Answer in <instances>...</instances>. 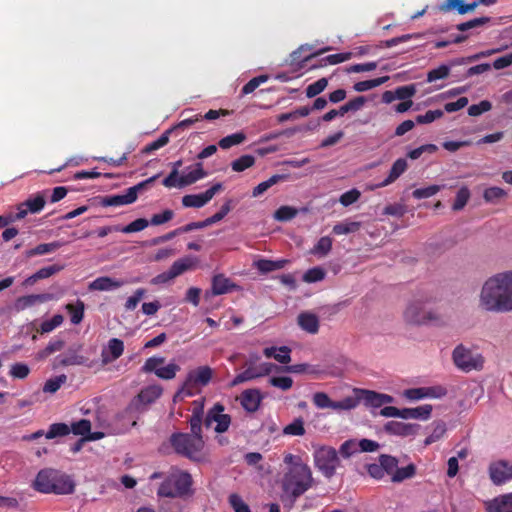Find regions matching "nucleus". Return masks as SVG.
Listing matches in <instances>:
<instances>
[{
    "instance_id": "obj_1",
    "label": "nucleus",
    "mask_w": 512,
    "mask_h": 512,
    "mask_svg": "<svg viewBox=\"0 0 512 512\" xmlns=\"http://www.w3.org/2000/svg\"><path fill=\"white\" fill-rule=\"evenodd\" d=\"M477 301L478 308L486 313L512 312V269L495 273L485 279Z\"/></svg>"
},
{
    "instance_id": "obj_2",
    "label": "nucleus",
    "mask_w": 512,
    "mask_h": 512,
    "mask_svg": "<svg viewBox=\"0 0 512 512\" xmlns=\"http://www.w3.org/2000/svg\"><path fill=\"white\" fill-rule=\"evenodd\" d=\"M283 462L287 467L281 480L283 493L296 499L312 487L314 482L312 471L298 455L287 453L284 455Z\"/></svg>"
},
{
    "instance_id": "obj_3",
    "label": "nucleus",
    "mask_w": 512,
    "mask_h": 512,
    "mask_svg": "<svg viewBox=\"0 0 512 512\" xmlns=\"http://www.w3.org/2000/svg\"><path fill=\"white\" fill-rule=\"evenodd\" d=\"M33 487L41 493L71 494L75 484L67 474L51 468L42 469L38 472Z\"/></svg>"
},
{
    "instance_id": "obj_4",
    "label": "nucleus",
    "mask_w": 512,
    "mask_h": 512,
    "mask_svg": "<svg viewBox=\"0 0 512 512\" xmlns=\"http://www.w3.org/2000/svg\"><path fill=\"white\" fill-rule=\"evenodd\" d=\"M213 370L209 366H200L190 370L181 388L176 392L174 401L183 400L201 393L212 379Z\"/></svg>"
},
{
    "instance_id": "obj_5",
    "label": "nucleus",
    "mask_w": 512,
    "mask_h": 512,
    "mask_svg": "<svg viewBox=\"0 0 512 512\" xmlns=\"http://www.w3.org/2000/svg\"><path fill=\"white\" fill-rule=\"evenodd\" d=\"M192 477L189 473L175 471L170 473L158 488L160 497L182 498L191 493Z\"/></svg>"
},
{
    "instance_id": "obj_6",
    "label": "nucleus",
    "mask_w": 512,
    "mask_h": 512,
    "mask_svg": "<svg viewBox=\"0 0 512 512\" xmlns=\"http://www.w3.org/2000/svg\"><path fill=\"white\" fill-rule=\"evenodd\" d=\"M453 364L462 372L481 371L484 368L485 358L474 346L457 345L452 351Z\"/></svg>"
},
{
    "instance_id": "obj_7",
    "label": "nucleus",
    "mask_w": 512,
    "mask_h": 512,
    "mask_svg": "<svg viewBox=\"0 0 512 512\" xmlns=\"http://www.w3.org/2000/svg\"><path fill=\"white\" fill-rule=\"evenodd\" d=\"M201 431L196 429L191 430V433H173L170 436V444L177 454L196 459L204 446Z\"/></svg>"
},
{
    "instance_id": "obj_8",
    "label": "nucleus",
    "mask_w": 512,
    "mask_h": 512,
    "mask_svg": "<svg viewBox=\"0 0 512 512\" xmlns=\"http://www.w3.org/2000/svg\"><path fill=\"white\" fill-rule=\"evenodd\" d=\"M314 465L325 478H332L340 466L336 449L330 446L316 447L313 453Z\"/></svg>"
},
{
    "instance_id": "obj_9",
    "label": "nucleus",
    "mask_w": 512,
    "mask_h": 512,
    "mask_svg": "<svg viewBox=\"0 0 512 512\" xmlns=\"http://www.w3.org/2000/svg\"><path fill=\"white\" fill-rule=\"evenodd\" d=\"M91 430V422L88 419H81L72 423L69 427L65 423H53L49 426L46 432V439H54L57 437L67 436L70 432L74 435H81L86 437Z\"/></svg>"
},
{
    "instance_id": "obj_10",
    "label": "nucleus",
    "mask_w": 512,
    "mask_h": 512,
    "mask_svg": "<svg viewBox=\"0 0 512 512\" xmlns=\"http://www.w3.org/2000/svg\"><path fill=\"white\" fill-rule=\"evenodd\" d=\"M488 474L491 482L496 486L512 481V460L497 459L492 461L488 466Z\"/></svg>"
},
{
    "instance_id": "obj_11",
    "label": "nucleus",
    "mask_w": 512,
    "mask_h": 512,
    "mask_svg": "<svg viewBox=\"0 0 512 512\" xmlns=\"http://www.w3.org/2000/svg\"><path fill=\"white\" fill-rule=\"evenodd\" d=\"M162 392L163 390L159 385L147 386L131 401L128 409L143 411L146 406L154 403L162 395Z\"/></svg>"
},
{
    "instance_id": "obj_12",
    "label": "nucleus",
    "mask_w": 512,
    "mask_h": 512,
    "mask_svg": "<svg viewBox=\"0 0 512 512\" xmlns=\"http://www.w3.org/2000/svg\"><path fill=\"white\" fill-rule=\"evenodd\" d=\"M220 189L221 184L217 183L203 193L185 195L182 198V205L184 207L201 208L206 205Z\"/></svg>"
},
{
    "instance_id": "obj_13",
    "label": "nucleus",
    "mask_w": 512,
    "mask_h": 512,
    "mask_svg": "<svg viewBox=\"0 0 512 512\" xmlns=\"http://www.w3.org/2000/svg\"><path fill=\"white\" fill-rule=\"evenodd\" d=\"M224 406L221 403H216L212 409H210L204 418V425L206 430L213 429L214 432H224Z\"/></svg>"
},
{
    "instance_id": "obj_14",
    "label": "nucleus",
    "mask_w": 512,
    "mask_h": 512,
    "mask_svg": "<svg viewBox=\"0 0 512 512\" xmlns=\"http://www.w3.org/2000/svg\"><path fill=\"white\" fill-rule=\"evenodd\" d=\"M354 393L360 396V401L371 407H381L394 401L393 397L388 394L377 393L371 390L355 389Z\"/></svg>"
},
{
    "instance_id": "obj_15",
    "label": "nucleus",
    "mask_w": 512,
    "mask_h": 512,
    "mask_svg": "<svg viewBox=\"0 0 512 512\" xmlns=\"http://www.w3.org/2000/svg\"><path fill=\"white\" fill-rule=\"evenodd\" d=\"M495 2L496 0H479L470 4H464L462 0H445V2L440 6V10L446 12L456 10L459 14H466L475 10L479 4L489 6Z\"/></svg>"
},
{
    "instance_id": "obj_16",
    "label": "nucleus",
    "mask_w": 512,
    "mask_h": 512,
    "mask_svg": "<svg viewBox=\"0 0 512 512\" xmlns=\"http://www.w3.org/2000/svg\"><path fill=\"white\" fill-rule=\"evenodd\" d=\"M426 309L421 302L414 301L407 305L404 311V320L411 325H425Z\"/></svg>"
},
{
    "instance_id": "obj_17",
    "label": "nucleus",
    "mask_w": 512,
    "mask_h": 512,
    "mask_svg": "<svg viewBox=\"0 0 512 512\" xmlns=\"http://www.w3.org/2000/svg\"><path fill=\"white\" fill-rule=\"evenodd\" d=\"M124 352V342L118 338H111L107 347L101 351L102 365H108L117 360Z\"/></svg>"
},
{
    "instance_id": "obj_18",
    "label": "nucleus",
    "mask_w": 512,
    "mask_h": 512,
    "mask_svg": "<svg viewBox=\"0 0 512 512\" xmlns=\"http://www.w3.org/2000/svg\"><path fill=\"white\" fill-rule=\"evenodd\" d=\"M79 348L70 347L65 353L58 355L54 359V368L83 365L86 362V358L79 353Z\"/></svg>"
},
{
    "instance_id": "obj_19",
    "label": "nucleus",
    "mask_w": 512,
    "mask_h": 512,
    "mask_svg": "<svg viewBox=\"0 0 512 512\" xmlns=\"http://www.w3.org/2000/svg\"><path fill=\"white\" fill-rule=\"evenodd\" d=\"M407 168H408V163H407L406 159H404V158L397 159L393 163L388 176L382 182L370 186L369 189L374 190V189H378V188H383V187H386V186L394 183L407 170Z\"/></svg>"
},
{
    "instance_id": "obj_20",
    "label": "nucleus",
    "mask_w": 512,
    "mask_h": 512,
    "mask_svg": "<svg viewBox=\"0 0 512 512\" xmlns=\"http://www.w3.org/2000/svg\"><path fill=\"white\" fill-rule=\"evenodd\" d=\"M419 425L412 423H405L400 421H389L385 424L384 430L391 434L401 437H407L415 435Z\"/></svg>"
},
{
    "instance_id": "obj_21",
    "label": "nucleus",
    "mask_w": 512,
    "mask_h": 512,
    "mask_svg": "<svg viewBox=\"0 0 512 512\" xmlns=\"http://www.w3.org/2000/svg\"><path fill=\"white\" fill-rule=\"evenodd\" d=\"M262 399L263 396L258 389H247L239 397L242 407L247 412L257 411Z\"/></svg>"
},
{
    "instance_id": "obj_22",
    "label": "nucleus",
    "mask_w": 512,
    "mask_h": 512,
    "mask_svg": "<svg viewBox=\"0 0 512 512\" xmlns=\"http://www.w3.org/2000/svg\"><path fill=\"white\" fill-rule=\"evenodd\" d=\"M487 512H512V492L499 495L486 503Z\"/></svg>"
},
{
    "instance_id": "obj_23",
    "label": "nucleus",
    "mask_w": 512,
    "mask_h": 512,
    "mask_svg": "<svg viewBox=\"0 0 512 512\" xmlns=\"http://www.w3.org/2000/svg\"><path fill=\"white\" fill-rule=\"evenodd\" d=\"M126 283L124 280L113 279L108 276L96 278L89 284V289L94 291H110L123 286Z\"/></svg>"
},
{
    "instance_id": "obj_24",
    "label": "nucleus",
    "mask_w": 512,
    "mask_h": 512,
    "mask_svg": "<svg viewBox=\"0 0 512 512\" xmlns=\"http://www.w3.org/2000/svg\"><path fill=\"white\" fill-rule=\"evenodd\" d=\"M202 163H196L195 166L188 172L183 173L179 177V188L191 185L206 176Z\"/></svg>"
},
{
    "instance_id": "obj_25",
    "label": "nucleus",
    "mask_w": 512,
    "mask_h": 512,
    "mask_svg": "<svg viewBox=\"0 0 512 512\" xmlns=\"http://www.w3.org/2000/svg\"><path fill=\"white\" fill-rule=\"evenodd\" d=\"M297 323L302 330L310 334H316L319 330V318L311 312L300 313Z\"/></svg>"
},
{
    "instance_id": "obj_26",
    "label": "nucleus",
    "mask_w": 512,
    "mask_h": 512,
    "mask_svg": "<svg viewBox=\"0 0 512 512\" xmlns=\"http://www.w3.org/2000/svg\"><path fill=\"white\" fill-rule=\"evenodd\" d=\"M432 406L425 404L415 408H403L401 412V419H420L427 420L430 418Z\"/></svg>"
},
{
    "instance_id": "obj_27",
    "label": "nucleus",
    "mask_w": 512,
    "mask_h": 512,
    "mask_svg": "<svg viewBox=\"0 0 512 512\" xmlns=\"http://www.w3.org/2000/svg\"><path fill=\"white\" fill-rule=\"evenodd\" d=\"M197 259L195 257H183L176 260L170 267L172 277L176 278L188 270H192L197 266Z\"/></svg>"
},
{
    "instance_id": "obj_28",
    "label": "nucleus",
    "mask_w": 512,
    "mask_h": 512,
    "mask_svg": "<svg viewBox=\"0 0 512 512\" xmlns=\"http://www.w3.org/2000/svg\"><path fill=\"white\" fill-rule=\"evenodd\" d=\"M52 299V295L48 293L31 294L22 296L17 299L16 306L18 309H26L38 303H44Z\"/></svg>"
},
{
    "instance_id": "obj_29",
    "label": "nucleus",
    "mask_w": 512,
    "mask_h": 512,
    "mask_svg": "<svg viewBox=\"0 0 512 512\" xmlns=\"http://www.w3.org/2000/svg\"><path fill=\"white\" fill-rule=\"evenodd\" d=\"M204 401L205 398H201L198 400L193 401L192 403V416L190 418V427L191 430L196 431L202 430V416L204 413Z\"/></svg>"
},
{
    "instance_id": "obj_30",
    "label": "nucleus",
    "mask_w": 512,
    "mask_h": 512,
    "mask_svg": "<svg viewBox=\"0 0 512 512\" xmlns=\"http://www.w3.org/2000/svg\"><path fill=\"white\" fill-rule=\"evenodd\" d=\"M102 207H117L134 203L128 192L119 195H108L100 198Z\"/></svg>"
},
{
    "instance_id": "obj_31",
    "label": "nucleus",
    "mask_w": 512,
    "mask_h": 512,
    "mask_svg": "<svg viewBox=\"0 0 512 512\" xmlns=\"http://www.w3.org/2000/svg\"><path fill=\"white\" fill-rule=\"evenodd\" d=\"M63 245L60 241H54L50 243H42L37 245L36 247L29 249L25 252L26 257L31 258L37 255H44L48 253L55 252Z\"/></svg>"
},
{
    "instance_id": "obj_32",
    "label": "nucleus",
    "mask_w": 512,
    "mask_h": 512,
    "mask_svg": "<svg viewBox=\"0 0 512 512\" xmlns=\"http://www.w3.org/2000/svg\"><path fill=\"white\" fill-rule=\"evenodd\" d=\"M287 263H288V260H285V259L276 260V261L261 259V260H258L257 262H255V266L259 271H261L263 273H268V272H272V271H276V270L284 268Z\"/></svg>"
},
{
    "instance_id": "obj_33",
    "label": "nucleus",
    "mask_w": 512,
    "mask_h": 512,
    "mask_svg": "<svg viewBox=\"0 0 512 512\" xmlns=\"http://www.w3.org/2000/svg\"><path fill=\"white\" fill-rule=\"evenodd\" d=\"M449 318L437 309H426L425 325L445 326Z\"/></svg>"
},
{
    "instance_id": "obj_34",
    "label": "nucleus",
    "mask_w": 512,
    "mask_h": 512,
    "mask_svg": "<svg viewBox=\"0 0 512 512\" xmlns=\"http://www.w3.org/2000/svg\"><path fill=\"white\" fill-rule=\"evenodd\" d=\"M224 294V275L217 274L212 280L211 289L205 292V300L209 301L217 295Z\"/></svg>"
},
{
    "instance_id": "obj_35",
    "label": "nucleus",
    "mask_w": 512,
    "mask_h": 512,
    "mask_svg": "<svg viewBox=\"0 0 512 512\" xmlns=\"http://www.w3.org/2000/svg\"><path fill=\"white\" fill-rule=\"evenodd\" d=\"M250 370L253 373L254 378H259L262 376L269 375L274 371H278L279 367L270 362H262L259 364H251L249 366Z\"/></svg>"
},
{
    "instance_id": "obj_36",
    "label": "nucleus",
    "mask_w": 512,
    "mask_h": 512,
    "mask_svg": "<svg viewBox=\"0 0 512 512\" xmlns=\"http://www.w3.org/2000/svg\"><path fill=\"white\" fill-rule=\"evenodd\" d=\"M66 309L70 315V321L73 324H79L84 317V303L81 300H77L75 304L69 303L66 305Z\"/></svg>"
},
{
    "instance_id": "obj_37",
    "label": "nucleus",
    "mask_w": 512,
    "mask_h": 512,
    "mask_svg": "<svg viewBox=\"0 0 512 512\" xmlns=\"http://www.w3.org/2000/svg\"><path fill=\"white\" fill-rule=\"evenodd\" d=\"M283 435L286 436H303L306 432L304 420L299 417L294 419L290 424L283 428Z\"/></svg>"
},
{
    "instance_id": "obj_38",
    "label": "nucleus",
    "mask_w": 512,
    "mask_h": 512,
    "mask_svg": "<svg viewBox=\"0 0 512 512\" xmlns=\"http://www.w3.org/2000/svg\"><path fill=\"white\" fill-rule=\"evenodd\" d=\"M388 79H389L388 76H383V77H379L376 79L360 81V82L355 83L353 88L357 92L368 91V90H371L375 87H378V86L384 84Z\"/></svg>"
},
{
    "instance_id": "obj_39",
    "label": "nucleus",
    "mask_w": 512,
    "mask_h": 512,
    "mask_svg": "<svg viewBox=\"0 0 512 512\" xmlns=\"http://www.w3.org/2000/svg\"><path fill=\"white\" fill-rule=\"evenodd\" d=\"M359 228H360L359 222L346 220V221H343V222H340V223H337L336 225H334L333 233L336 235H346V234H350V233H354V232L358 231Z\"/></svg>"
},
{
    "instance_id": "obj_40",
    "label": "nucleus",
    "mask_w": 512,
    "mask_h": 512,
    "mask_svg": "<svg viewBox=\"0 0 512 512\" xmlns=\"http://www.w3.org/2000/svg\"><path fill=\"white\" fill-rule=\"evenodd\" d=\"M332 248V239L328 236L321 237L311 250L312 254L318 257L326 256Z\"/></svg>"
},
{
    "instance_id": "obj_41",
    "label": "nucleus",
    "mask_w": 512,
    "mask_h": 512,
    "mask_svg": "<svg viewBox=\"0 0 512 512\" xmlns=\"http://www.w3.org/2000/svg\"><path fill=\"white\" fill-rule=\"evenodd\" d=\"M416 468L413 464H409L402 468H396L392 474V482H402L406 479L412 478L415 475Z\"/></svg>"
},
{
    "instance_id": "obj_42",
    "label": "nucleus",
    "mask_w": 512,
    "mask_h": 512,
    "mask_svg": "<svg viewBox=\"0 0 512 512\" xmlns=\"http://www.w3.org/2000/svg\"><path fill=\"white\" fill-rule=\"evenodd\" d=\"M45 203V198L40 193L24 201V205H26L29 212L33 214L39 213L44 208Z\"/></svg>"
},
{
    "instance_id": "obj_43",
    "label": "nucleus",
    "mask_w": 512,
    "mask_h": 512,
    "mask_svg": "<svg viewBox=\"0 0 512 512\" xmlns=\"http://www.w3.org/2000/svg\"><path fill=\"white\" fill-rule=\"evenodd\" d=\"M284 176L282 175H273L268 180L259 183L252 192L253 197H259L264 192H266L270 187L278 183Z\"/></svg>"
},
{
    "instance_id": "obj_44",
    "label": "nucleus",
    "mask_w": 512,
    "mask_h": 512,
    "mask_svg": "<svg viewBox=\"0 0 512 512\" xmlns=\"http://www.w3.org/2000/svg\"><path fill=\"white\" fill-rule=\"evenodd\" d=\"M298 214V210L294 207H291V206H281L279 207L275 213H274V218L277 220V221H289L291 219H293L294 217H296Z\"/></svg>"
},
{
    "instance_id": "obj_45",
    "label": "nucleus",
    "mask_w": 512,
    "mask_h": 512,
    "mask_svg": "<svg viewBox=\"0 0 512 512\" xmlns=\"http://www.w3.org/2000/svg\"><path fill=\"white\" fill-rule=\"evenodd\" d=\"M66 380L67 376L64 374L56 376L54 378H50L45 382L43 386V391L45 393H55L66 382Z\"/></svg>"
},
{
    "instance_id": "obj_46",
    "label": "nucleus",
    "mask_w": 512,
    "mask_h": 512,
    "mask_svg": "<svg viewBox=\"0 0 512 512\" xmlns=\"http://www.w3.org/2000/svg\"><path fill=\"white\" fill-rule=\"evenodd\" d=\"M171 133V130L165 131L157 140L152 141L151 143L147 144L143 152L146 154L152 153L162 147H164L169 142V134Z\"/></svg>"
},
{
    "instance_id": "obj_47",
    "label": "nucleus",
    "mask_w": 512,
    "mask_h": 512,
    "mask_svg": "<svg viewBox=\"0 0 512 512\" xmlns=\"http://www.w3.org/2000/svg\"><path fill=\"white\" fill-rule=\"evenodd\" d=\"M255 163V158L252 155H243L231 163V167L236 172H242Z\"/></svg>"
},
{
    "instance_id": "obj_48",
    "label": "nucleus",
    "mask_w": 512,
    "mask_h": 512,
    "mask_svg": "<svg viewBox=\"0 0 512 512\" xmlns=\"http://www.w3.org/2000/svg\"><path fill=\"white\" fill-rule=\"evenodd\" d=\"M149 221L144 218H138L126 226H120V232L129 234L144 230L148 225Z\"/></svg>"
},
{
    "instance_id": "obj_49",
    "label": "nucleus",
    "mask_w": 512,
    "mask_h": 512,
    "mask_svg": "<svg viewBox=\"0 0 512 512\" xmlns=\"http://www.w3.org/2000/svg\"><path fill=\"white\" fill-rule=\"evenodd\" d=\"M470 199V191L467 187H461L456 194L452 209L455 211L462 210Z\"/></svg>"
},
{
    "instance_id": "obj_50",
    "label": "nucleus",
    "mask_w": 512,
    "mask_h": 512,
    "mask_svg": "<svg viewBox=\"0 0 512 512\" xmlns=\"http://www.w3.org/2000/svg\"><path fill=\"white\" fill-rule=\"evenodd\" d=\"M446 432V425L443 422L434 423L433 430L431 434L425 439L424 444L430 445L438 440H440Z\"/></svg>"
},
{
    "instance_id": "obj_51",
    "label": "nucleus",
    "mask_w": 512,
    "mask_h": 512,
    "mask_svg": "<svg viewBox=\"0 0 512 512\" xmlns=\"http://www.w3.org/2000/svg\"><path fill=\"white\" fill-rule=\"evenodd\" d=\"M326 272L321 267H313L305 272L303 280L307 283H315L325 278Z\"/></svg>"
},
{
    "instance_id": "obj_52",
    "label": "nucleus",
    "mask_w": 512,
    "mask_h": 512,
    "mask_svg": "<svg viewBox=\"0 0 512 512\" xmlns=\"http://www.w3.org/2000/svg\"><path fill=\"white\" fill-rule=\"evenodd\" d=\"M158 178V175H154L132 187H129L127 189L128 194L132 198L133 202L137 200L138 193L142 192L144 189H146L150 184H152L156 179Z\"/></svg>"
},
{
    "instance_id": "obj_53",
    "label": "nucleus",
    "mask_w": 512,
    "mask_h": 512,
    "mask_svg": "<svg viewBox=\"0 0 512 512\" xmlns=\"http://www.w3.org/2000/svg\"><path fill=\"white\" fill-rule=\"evenodd\" d=\"M443 186L440 185H431L424 188L415 189L412 193L413 197L416 199H425L434 196L437 194Z\"/></svg>"
},
{
    "instance_id": "obj_54",
    "label": "nucleus",
    "mask_w": 512,
    "mask_h": 512,
    "mask_svg": "<svg viewBox=\"0 0 512 512\" xmlns=\"http://www.w3.org/2000/svg\"><path fill=\"white\" fill-rule=\"evenodd\" d=\"M65 342L62 339H54L48 343V345L39 352V358H46L49 355L61 351L64 348Z\"/></svg>"
},
{
    "instance_id": "obj_55",
    "label": "nucleus",
    "mask_w": 512,
    "mask_h": 512,
    "mask_svg": "<svg viewBox=\"0 0 512 512\" xmlns=\"http://www.w3.org/2000/svg\"><path fill=\"white\" fill-rule=\"evenodd\" d=\"M357 440H347L341 444L339 454L344 458H349L359 452Z\"/></svg>"
},
{
    "instance_id": "obj_56",
    "label": "nucleus",
    "mask_w": 512,
    "mask_h": 512,
    "mask_svg": "<svg viewBox=\"0 0 512 512\" xmlns=\"http://www.w3.org/2000/svg\"><path fill=\"white\" fill-rule=\"evenodd\" d=\"M180 370V367L175 363H170L165 367H160L156 370V376L164 379L171 380L176 376V373Z\"/></svg>"
},
{
    "instance_id": "obj_57",
    "label": "nucleus",
    "mask_w": 512,
    "mask_h": 512,
    "mask_svg": "<svg viewBox=\"0 0 512 512\" xmlns=\"http://www.w3.org/2000/svg\"><path fill=\"white\" fill-rule=\"evenodd\" d=\"M450 73V66L440 65L439 67L432 69L427 74V82L431 83L436 80L446 78Z\"/></svg>"
},
{
    "instance_id": "obj_58",
    "label": "nucleus",
    "mask_w": 512,
    "mask_h": 512,
    "mask_svg": "<svg viewBox=\"0 0 512 512\" xmlns=\"http://www.w3.org/2000/svg\"><path fill=\"white\" fill-rule=\"evenodd\" d=\"M328 85V80L326 78H320L319 80L315 81L314 83L310 84L306 88V96L308 98H312L320 94L322 91L325 90V88Z\"/></svg>"
},
{
    "instance_id": "obj_59",
    "label": "nucleus",
    "mask_w": 512,
    "mask_h": 512,
    "mask_svg": "<svg viewBox=\"0 0 512 512\" xmlns=\"http://www.w3.org/2000/svg\"><path fill=\"white\" fill-rule=\"evenodd\" d=\"M425 399H440L447 395V389L442 385L424 387Z\"/></svg>"
},
{
    "instance_id": "obj_60",
    "label": "nucleus",
    "mask_w": 512,
    "mask_h": 512,
    "mask_svg": "<svg viewBox=\"0 0 512 512\" xmlns=\"http://www.w3.org/2000/svg\"><path fill=\"white\" fill-rule=\"evenodd\" d=\"M507 193L500 187L487 188L483 193V198L486 202H496L498 199L506 197Z\"/></svg>"
},
{
    "instance_id": "obj_61",
    "label": "nucleus",
    "mask_w": 512,
    "mask_h": 512,
    "mask_svg": "<svg viewBox=\"0 0 512 512\" xmlns=\"http://www.w3.org/2000/svg\"><path fill=\"white\" fill-rule=\"evenodd\" d=\"M64 318L61 314L54 315L51 319L43 321L40 326L41 333H49L60 326Z\"/></svg>"
},
{
    "instance_id": "obj_62",
    "label": "nucleus",
    "mask_w": 512,
    "mask_h": 512,
    "mask_svg": "<svg viewBox=\"0 0 512 512\" xmlns=\"http://www.w3.org/2000/svg\"><path fill=\"white\" fill-rule=\"evenodd\" d=\"M379 462L383 466L384 472L387 474H393L398 466V460L390 455H381L379 457Z\"/></svg>"
},
{
    "instance_id": "obj_63",
    "label": "nucleus",
    "mask_w": 512,
    "mask_h": 512,
    "mask_svg": "<svg viewBox=\"0 0 512 512\" xmlns=\"http://www.w3.org/2000/svg\"><path fill=\"white\" fill-rule=\"evenodd\" d=\"M30 373V368L25 363H15L11 366L9 374L16 379H25Z\"/></svg>"
},
{
    "instance_id": "obj_64",
    "label": "nucleus",
    "mask_w": 512,
    "mask_h": 512,
    "mask_svg": "<svg viewBox=\"0 0 512 512\" xmlns=\"http://www.w3.org/2000/svg\"><path fill=\"white\" fill-rule=\"evenodd\" d=\"M229 503L234 512H251L248 504L237 494H231Z\"/></svg>"
}]
</instances>
